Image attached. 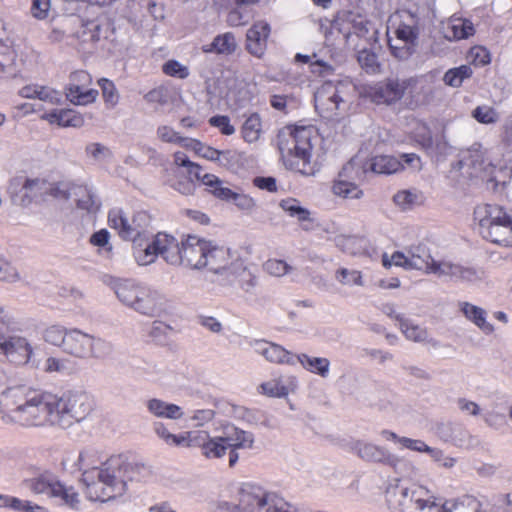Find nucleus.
<instances>
[{
  "label": "nucleus",
  "instance_id": "obj_39",
  "mask_svg": "<svg viewBox=\"0 0 512 512\" xmlns=\"http://www.w3.org/2000/svg\"><path fill=\"white\" fill-rule=\"evenodd\" d=\"M407 14L411 18V21L408 24H402L398 27L396 30L397 38L400 42L415 44L418 37L417 26L420 19L416 12L407 11Z\"/></svg>",
  "mask_w": 512,
  "mask_h": 512
},
{
  "label": "nucleus",
  "instance_id": "obj_54",
  "mask_svg": "<svg viewBox=\"0 0 512 512\" xmlns=\"http://www.w3.org/2000/svg\"><path fill=\"white\" fill-rule=\"evenodd\" d=\"M420 196L412 191L404 190L399 191L393 197V200L396 205H398L401 209L407 210L411 209L413 206L419 203Z\"/></svg>",
  "mask_w": 512,
  "mask_h": 512
},
{
  "label": "nucleus",
  "instance_id": "obj_3",
  "mask_svg": "<svg viewBox=\"0 0 512 512\" xmlns=\"http://www.w3.org/2000/svg\"><path fill=\"white\" fill-rule=\"evenodd\" d=\"M315 130L312 126L295 127L289 133L278 136V147L285 166L302 175H314L311 165L312 139Z\"/></svg>",
  "mask_w": 512,
  "mask_h": 512
},
{
  "label": "nucleus",
  "instance_id": "obj_32",
  "mask_svg": "<svg viewBox=\"0 0 512 512\" xmlns=\"http://www.w3.org/2000/svg\"><path fill=\"white\" fill-rule=\"evenodd\" d=\"M237 42L232 33L227 32L222 35L216 36L210 44L202 46L205 53H217L223 55H230L235 52Z\"/></svg>",
  "mask_w": 512,
  "mask_h": 512
},
{
  "label": "nucleus",
  "instance_id": "obj_18",
  "mask_svg": "<svg viewBox=\"0 0 512 512\" xmlns=\"http://www.w3.org/2000/svg\"><path fill=\"white\" fill-rule=\"evenodd\" d=\"M206 247H208L207 240L196 236H189L182 241L181 265L191 269H202Z\"/></svg>",
  "mask_w": 512,
  "mask_h": 512
},
{
  "label": "nucleus",
  "instance_id": "obj_33",
  "mask_svg": "<svg viewBox=\"0 0 512 512\" xmlns=\"http://www.w3.org/2000/svg\"><path fill=\"white\" fill-rule=\"evenodd\" d=\"M459 307L465 317L478 326L485 334L493 332V325L486 321V312L482 308L468 302H460Z\"/></svg>",
  "mask_w": 512,
  "mask_h": 512
},
{
  "label": "nucleus",
  "instance_id": "obj_56",
  "mask_svg": "<svg viewBox=\"0 0 512 512\" xmlns=\"http://www.w3.org/2000/svg\"><path fill=\"white\" fill-rule=\"evenodd\" d=\"M99 86L102 90V95L106 103L114 107L119 100V94L114 83L106 78L99 80Z\"/></svg>",
  "mask_w": 512,
  "mask_h": 512
},
{
  "label": "nucleus",
  "instance_id": "obj_6",
  "mask_svg": "<svg viewBox=\"0 0 512 512\" xmlns=\"http://www.w3.org/2000/svg\"><path fill=\"white\" fill-rule=\"evenodd\" d=\"M221 507L233 512H297L284 498L251 483L239 488L236 501H223Z\"/></svg>",
  "mask_w": 512,
  "mask_h": 512
},
{
  "label": "nucleus",
  "instance_id": "obj_24",
  "mask_svg": "<svg viewBox=\"0 0 512 512\" xmlns=\"http://www.w3.org/2000/svg\"><path fill=\"white\" fill-rule=\"evenodd\" d=\"M459 169L466 168V173L471 177H481L490 166L484 158V153L479 148L470 149L457 163Z\"/></svg>",
  "mask_w": 512,
  "mask_h": 512
},
{
  "label": "nucleus",
  "instance_id": "obj_47",
  "mask_svg": "<svg viewBox=\"0 0 512 512\" xmlns=\"http://www.w3.org/2000/svg\"><path fill=\"white\" fill-rule=\"evenodd\" d=\"M90 243L98 247V252L106 257H110L112 253V244L110 243V233L106 229H101L93 233L90 237Z\"/></svg>",
  "mask_w": 512,
  "mask_h": 512
},
{
  "label": "nucleus",
  "instance_id": "obj_41",
  "mask_svg": "<svg viewBox=\"0 0 512 512\" xmlns=\"http://www.w3.org/2000/svg\"><path fill=\"white\" fill-rule=\"evenodd\" d=\"M261 132V118L257 113H253L243 123V139L248 143L256 142L259 139Z\"/></svg>",
  "mask_w": 512,
  "mask_h": 512
},
{
  "label": "nucleus",
  "instance_id": "obj_29",
  "mask_svg": "<svg viewBox=\"0 0 512 512\" xmlns=\"http://www.w3.org/2000/svg\"><path fill=\"white\" fill-rule=\"evenodd\" d=\"M351 450L356 453L358 457L365 461L380 462L383 464L389 455L385 449L360 440L352 443Z\"/></svg>",
  "mask_w": 512,
  "mask_h": 512
},
{
  "label": "nucleus",
  "instance_id": "obj_60",
  "mask_svg": "<svg viewBox=\"0 0 512 512\" xmlns=\"http://www.w3.org/2000/svg\"><path fill=\"white\" fill-rule=\"evenodd\" d=\"M19 280L17 269L0 255V281L15 282Z\"/></svg>",
  "mask_w": 512,
  "mask_h": 512
},
{
  "label": "nucleus",
  "instance_id": "obj_13",
  "mask_svg": "<svg viewBox=\"0 0 512 512\" xmlns=\"http://www.w3.org/2000/svg\"><path fill=\"white\" fill-rule=\"evenodd\" d=\"M366 175V169L356 158L350 159L341 169L334 181L332 190L336 196L344 199H360L363 196L359 183Z\"/></svg>",
  "mask_w": 512,
  "mask_h": 512
},
{
  "label": "nucleus",
  "instance_id": "obj_22",
  "mask_svg": "<svg viewBox=\"0 0 512 512\" xmlns=\"http://www.w3.org/2000/svg\"><path fill=\"white\" fill-rule=\"evenodd\" d=\"M5 30L0 27V77H14L20 72L21 61L13 46L4 38Z\"/></svg>",
  "mask_w": 512,
  "mask_h": 512
},
{
  "label": "nucleus",
  "instance_id": "obj_17",
  "mask_svg": "<svg viewBox=\"0 0 512 512\" xmlns=\"http://www.w3.org/2000/svg\"><path fill=\"white\" fill-rule=\"evenodd\" d=\"M220 283L228 286L238 284L244 292L250 293L257 285V276L248 269L239 257L233 262L230 271L220 280Z\"/></svg>",
  "mask_w": 512,
  "mask_h": 512
},
{
  "label": "nucleus",
  "instance_id": "obj_61",
  "mask_svg": "<svg viewBox=\"0 0 512 512\" xmlns=\"http://www.w3.org/2000/svg\"><path fill=\"white\" fill-rule=\"evenodd\" d=\"M172 187L182 195H193L196 190V184L193 178H186L184 175H178L176 182Z\"/></svg>",
  "mask_w": 512,
  "mask_h": 512
},
{
  "label": "nucleus",
  "instance_id": "obj_8",
  "mask_svg": "<svg viewBox=\"0 0 512 512\" xmlns=\"http://www.w3.org/2000/svg\"><path fill=\"white\" fill-rule=\"evenodd\" d=\"M254 444V435L232 424L223 426L222 434L210 437L202 455L208 459H217L225 455L229 450V465L232 467L238 461L237 449H251Z\"/></svg>",
  "mask_w": 512,
  "mask_h": 512
},
{
  "label": "nucleus",
  "instance_id": "obj_62",
  "mask_svg": "<svg viewBox=\"0 0 512 512\" xmlns=\"http://www.w3.org/2000/svg\"><path fill=\"white\" fill-rule=\"evenodd\" d=\"M209 438L210 435L206 431H189L188 447H199L201 448V451H203Z\"/></svg>",
  "mask_w": 512,
  "mask_h": 512
},
{
  "label": "nucleus",
  "instance_id": "obj_1",
  "mask_svg": "<svg viewBox=\"0 0 512 512\" xmlns=\"http://www.w3.org/2000/svg\"><path fill=\"white\" fill-rule=\"evenodd\" d=\"M93 457V451L83 450L79 453L77 461L82 471L81 481L87 498L91 501L106 502L123 495L121 457H111L100 466H93Z\"/></svg>",
  "mask_w": 512,
  "mask_h": 512
},
{
  "label": "nucleus",
  "instance_id": "obj_15",
  "mask_svg": "<svg viewBox=\"0 0 512 512\" xmlns=\"http://www.w3.org/2000/svg\"><path fill=\"white\" fill-rule=\"evenodd\" d=\"M207 246L203 268H207L210 272L218 275L220 281L228 274L233 262L239 257L234 255L229 248L220 246L213 241L207 240Z\"/></svg>",
  "mask_w": 512,
  "mask_h": 512
},
{
  "label": "nucleus",
  "instance_id": "obj_28",
  "mask_svg": "<svg viewBox=\"0 0 512 512\" xmlns=\"http://www.w3.org/2000/svg\"><path fill=\"white\" fill-rule=\"evenodd\" d=\"M42 118L63 127H81L84 124L83 117L73 109L53 110Z\"/></svg>",
  "mask_w": 512,
  "mask_h": 512
},
{
  "label": "nucleus",
  "instance_id": "obj_16",
  "mask_svg": "<svg viewBox=\"0 0 512 512\" xmlns=\"http://www.w3.org/2000/svg\"><path fill=\"white\" fill-rule=\"evenodd\" d=\"M407 87V80L388 78L371 88L370 97L376 104L390 105L403 97Z\"/></svg>",
  "mask_w": 512,
  "mask_h": 512
},
{
  "label": "nucleus",
  "instance_id": "obj_23",
  "mask_svg": "<svg viewBox=\"0 0 512 512\" xmlns=\"http://www.w3.org/2000/svg\"><path fill=\"white\" fill-rule=\"evenodd\" d=\"M384 464L390 467L394 472V476H390L389 478L388 485L396 483L410 484L409 481L417 475V470L410 461L390 453Z\"/></svg>",
  "mask_w": 512,
  "mask_h": 512
},
{
  "label": "nucleus",
  "instance_id": "obj_5",
  "mask_svg": "<svg viewBox=\"0 0 512 512\" xmlns=\"http://www.w3.org/2000/svg\"><path fill=\"white\" fill-rule=\"evenodd\" d=\"M385 499L392 512H440V502L426 487L416 484L387 485Z\"/></svg>",
  "mask_w": 512,
  "mask_h": 512
},
{
  "label": "nucleus",
  "instance_id": "obj_52",
  "mask_svg": "<svg viewBox=\"0 0 512 512\" xmlns=\"http://www.w3.org/2000/svg\"><path fill=\"white\" fill-rule=\"evenodd\" d=\"M472 116L482 124H494L499 120V113L488 105L477 106Z\"/></svg>",
  "mask_w": 512,
  "mask_h": 512
},
{
  "label": "nucleus",
  "instance_id": "obj_42",
  "mask_svg": "<svg viewBox=\"0 0 512 512\" xmlns=\"http://www.w3.org/2000/svg\"><path fill=\"white\" fill-rule=\"evenodd\" d=\"M448 28L452 32V35L449 36V38L455 40L466 39L475 33L473 23L470 20L463 18L451 19Z\"/></svg>",
  "mask_w": 512,
  "mask_h": 512
},
{
  "label": "nucleus",
  "instance_id": "obj_25",
  "mask_svg": "<svg viewBox=\"0 0 512 512\" xmlns=\"http://www.w3.org/2000/svg\"><path fill=\"white\" fill-rule=\"evenodd\" d=\"M58 481L53 473L43 471L35 477L25 479L23 485L34 494H49L52 497Z\"/></svg>",
  "mask_w": 512,
  "mask_h": 512
},
{
  "label": "nucleus",
  "instance_id": "obj_51",
  "mask_svg": "<svg viewBox=\"0 0 512 512\" xmlns=\"http://www.w3.org/2000/svg\"><path fill=\"white\" fill-rule=\"evenodd\" d=\"M336 280L342 285L363 286L362 274L358 270L339 268L335 273Z\"/></svg>",
  "mask_w": 512,
  "mask_h": 512
},
{
  "label": "nucleus",
  "instance_id": "obj_12",
  "mask_svg": "<svg viewBox=\"0 0 512 512\" xmlns=\"http://www.w3.org/2000/svg\"><path fill=\"white\" fill-rule=\"evenodd\" d=\"M7 314L0 306V356H5L11 363L26 364L32 354L27 339L18 335H10Z\"/></svg>",
  "mask_w": 512,
  "mask_h": 512
},
{
  "label": "nucleus",
  "instance_id": "obj_10",
  "mask_svg": "<svg viewBox=\"0 0 512 512\" xmlns=\"http://www.w3.org/2000/svg\"><path fill=\"white\" fill-rule=\"evenodd\" d=\"M62 351L78 359L103 358L111 353L112 346L102 338L73 328L67 333Z\"/></svg>",
  "mask_w": 512,
  "mask_h": 512
},
{
  "label": "nucleus",
  "instance_id": "obj_7",
  "mask_svg": "<svg viewBox=\"0 0 512 512\" xmlns=\"http://www.w3.org/2000/svg\"><path fill=\"white\" fill-rule=\"evenodd\" d=\"M481 236L492 243L512 246V219L496 204H481L474 210Z\"/></svg>",
  "mask_w": 512,
  "mask_h": 512
},
{
  "label": "nucleus",
  "instance_id": "obj_4",
  "mask_svg": "<svg viewBox=\"0 0 512 512\" xmlns=\"http://www.w3.org/2000/svg\"><path fill=\"white\" fill-rule=\"evenodd\" d=\"M114 291L123 305L141 315L156 318L169 312V301L163 294L135 281L119 280L114 285Z\"/></svg>",
  "mask_w": 512,
  "mask_h": 512
},
{
  "label": "nucleus",
  "instance_id": "obj_43",
  "mask_svg": "<svg viewBox=\"0 0 512 512\" xmlns=\"http://www.w3.org/2000/svg\"><path fill=\"white\" fill-rule=\"evenodd\" d=\"M472 76V69L468 65H461L456 68L449 69L443 77L446 85L451 87H460L465 79Z\"/></svg>",
  "mask_w": 512,
  "mask_h": 512
},
{
  "label": "nucleus",
  "instance_id": "obj_36",
  "mask_svg": "<svg viewBox=\"0 0 512 512\" xmlns=\"http://www.w3.org/2000/svg\"><path fill=\"white\" fill-rule=\"evenodd\" d=\"M370 168L374 173L390 175L400 171L403 168V164L394 156L380 155L372 159Z\"/></svg>",
  "mask_w": 512,
  "mask_h": 512
},
{
  "label": "nucleus",
  "instance_id": "obj_19",
  "mask_svg": "<svg viewBox=\"0 0 512 512\" xmlns=\"http://www.w3.org/2000/svg\"><path fill=\"white\" fill-rule=\"evenodd\" d=\"M254 351L268 362L275 364L294 365V355L279 344L266 340H254L250 343Z\"/></svg>",
  "mask_w": 512,
  "mask_h": 512
},
{
  "label": "nucleus",
  "instance_id": "obj_2",
  "mask_svg": "<svg viewBox=\"0 0 512 512\" xmlns=\"http://www.w3.org/2000/svg\"><path fill=\"white\" fill-rule=\"evenodd\" d=\"M6 395L12 400L8 416L13 422L24 427H55L56 394L18 387L8 389Z\"/></svg>",
  "mask_w": 512,
  "mask_h": 512
},
{
  "label": "nucleus",
  "instance_id": "obj_48",
  "mask_svg": "<svg viewBox=\"0 0 512 512\" xmlns=\"http://www.w3.org/2000/svg\"><path fill=\"white\" fill-rule=\"evenodd\" d=\"M77 195L79 196L77 199L78 208L88 212H96L99 209L100 203L98 199L88 188L80 187Z\"/></svg>",
  "mask_w": 512,
  "mask_h": 512
},
{
  "label": "nucleus",
  "instance_id": "obj_53",
  "mask_svg": "<svg viewBox=\"0 0 512 512\" xmlns=\"http://www.w3.org/2000/svg\"><path fill=\"white\" fill-rule=\"evenodd\" d=\"M459 264H453L450 262H436L432 261V266L428 273L435 274L439 277L447 276L451 280H455L459 271Z\"/></svg>",
  "mask_w": 512,
  "mask_h": 512
},
{
  "label": "nucleus",
  "instance_id": "obj_31",
  "mask_svg": "<svg viewBox=\"0 0 512 512\" xmlns=\"http://www.w3.org/2000/svg\"><path fill=\"white\" fill-rule=\"evenodd\" d=\"M152 474L150 467L140 463L126 462L121 458V482L123 484V493L126 491L128 481H141Z\"/></svg>",
  "mask_w": 512,
  "mask_h": 512
},
{
  "label": "nucleus",
  "instance_id": "obj_26",
  "mask_svg": "<svg viewBox=\"0 0 512 512\" xmlns=\"http://www.w3.org/2000/svg\"><path fill=\"white\" fill-rule=\"evenodd\" d=\"M146 408L150 414L157 418L178 420L184 415L180 406L157 398L147 400Z\"/></svg>",
  "mask_w": 512,
  "mask_h": 512
},
{
  "label": "nucleus",
  "instance_id": "obj_14",
  "mask_svg": "<svg viewBox=\"0 0 512 512\" xmlns=\"http://www.w3.org/2000/svg\"><path fill=\"white\" fill-rule=\"evenodd\" d=\"M111 228L118 231L120 237L126 240H135L150 224V216L145 211H138L129 218L121 209H113L108 214Z\"/></svg>",
  "mask_w": 512,
  "mask_h": 512
},
{
  "label": "nucleus",
  "instance_id": "obj_34",
  "mask_svg": "<svg viewBox=\"0 0 512 512\" xmlns=\"http://www.w3.org/2000/svg\"><path fill=\"white\" fill-rule=\"evenodd\" d=\"M88 86L69 83L66 88L67 99L75 105H86L93 102L98 95V91L89 89Z\"/></svg>",
  "mask_w": 512,
  "mask_h": 512
},
{
  "label": "nucleus",
  "instance_id": "obj_9",
  "mask_svg": "<svg viewBox=\"0 0 512 512\" xmlns=\"http://www.w3.org/2000/svg\"><path fill=\"white\" fill-rule=\"evenodd\" d=\"M54 407L55 427L68 429L82 422L93 410V399L85 391L70 390L61 396L56 394Z\"/></svg>",
  "mask_w": 512,
  "mask_h": 512
},
{
  "label": "nucleus",
  "instance_id": "obj_45",
  "mask_svg": "<svg viewBox=\"0 0 512 512\" xmlns=\"http://www.w3.org/2000/svg\"><path fill=\"white\" fill-rule=\"evenodd\" d=\"M52 497L60 498L64 504L77 509L80 503L79 495L72 486H65L58 481Z\"/></svg>",
  "mask_w": 512,
  "mask_h": 512
},
{
  "label": "nucleus",
  "instance_id": "obj_55",
  "mask_svg": "<svg viewBox=\"0 0 512 512\" xmlns=\"http://www.w3.org/2000/svg\"><path fill=\"white\" fill-rule=\"evenodd\" d=\"M357 59L361 67L364 68L368 73L379 72L377 55L372 51L366 49L359 51Z\"/></svg>",
  "mask_w": 512,
  "mask_h": 512
},
{
  "label": "nucleus",
  "instance_id": "obj_63",
  "mask_svg": "<svg viewBox=\"0 0 512 512\" xmlns=\"http://www.w3.org/2000/svg\"><path fill=\"white\" fill-rule=\"evenodd\" d=\"M209 123L220 129L224 135H232L235 132V128L230 124V119L227 116H214L211 117Z\"/></svg>",
  "mask_w": 512,
  "mask_h": 512
},
{
  "label": "nucleus",
  "instance_id": "obj_21",
  "mask_svg": "<svg viewBox=\"0 0 512 512\" xmlns=\"http://www.w3.org/2000/svg\"><path fill=\"white\" fill-rule=\"evenodd\" d=\"M315 107L321 112H334L339 108L342 98L339 85L325 82L317 89L314 95Z\"/></svg>",
  "mask_w": 512,
  "mask_h": 512
},
{
  "label": "nucleus",
  "instance_id": "obj_49",
  "mask_svg": "<svg viewBox=\"0 0 512 512\" xmlns=\"http://www.w3.org/2000/svg\"><path fill=\"white\" fill-rule=\"evenodd\" d=\"M259 391L270 397H285L288 395L290 388L282 380L273 379L262 383L259 386Z\"/></svg>",
  "mask_w": 512,
  "mask_h": 512
},
{
  "label": "nucleus",
  "instance_id": "obj_44",
  "mask_svg": "<svg viewBox=\"0 0 512 512\" xmlns=\"http://www.w3.org/2000/svg\"><path fill=\"white\" fill-rule=\"evenodd\" d=\"M396 319L400 322V329L407 339L415 342L426 341L428 335L425 329L411 323L400 315H397Z\"/></svg>",
  "mask_w": 512,
  "mask_h": 512
},
{
  "label": "nucleus",
  "instance_id": "obj_11",
  "mask_svg": "<svg viewBox=\"0 0 512 512\" xmlns=\"http://www.w3.org/2000/svg\"><path fill=\"white\" fill-rule=\"evenodd\" d=\"M182 241L166 233H158L144 249L135 248L134 258L139 265L153 263L161 256L170 265H181Z\"/></svg>",
  "mask_w": 512,
  "mask_h": 512
},
{
  "label": "nucleus",
  "instance_id": "obj_50",
  "mask_svg": "<svg viewBox=\"0 0 512 512\" xmlns=\"http://www.w3.org/2000/svg\"><path fill=\"white\" fill-rule=\"evenodd\" d=\"M263 269L266 273L273 277H282L294 270V267L281 259H268L263 264Z\"/></svg>",
  "mask_w": 512,
  "mask_h": 512
},
{
  "label": "nucleus",
  "instance_id": "obj_64",
  "mask_svg": "<svg viewBox=\"0 0 512 512\" xmlns=\"http://www.w3.org/2000/svg\"><path fill=\"white\" fill-rule=\"evenodd\" d=\"M231 202H233L239 209L247 212L252 211L256 206V202L252 197L239 192H235Z\"/></svg>",
  "mask_w": 512,
  "mask_h": 512
},
{
  "label": "nucleus",
  "instance_id": "obj_27",
  "mask_svg": "<svg viewBox=\"0 0 512 512\" xmlns=\"http://www.w3.org/2000/svg\"><path fill=\"white\" fill-rule=\"evenodd\" d=\"M407 254L406 269L425 270L427 273L429 272L434 259L431 257L425 245L419 244L411 246Z\"/></svg>",
  "mask_w": 512,
  "mask_h": 512
},
{
  "label": "nucleus",
  "instance_id": "obj_37",
  "mask_svg": "<svg viewBox=\"0 0 512 512\" xmlns=\"http://www.w3.org/2000/svg\"><path fill=\"white\" fill-rule=\"evenodd\" d=\"M440 512H482L481 503L474 497L468 496L461 501H445L440 503Z\"/></svg>",
  "mask_w": 512,
  "mask_h": 512
},
{
  "label": "nucleus",
  "instance_id": "obj_30",
  "mask_svg": "<svg viewBox=\"0 0 512 512\" xmlns=\"http://www.w3.org/2000/svg\"><path fill=\"white\" fill-rule=\"evenodd\" d=\"M279 206L289 214L295 217L304 230L311 228L312 218L308 209L302 207L300 202L295 198H287L280 201Z\"/></svg>",
  "mask_w": 512,
  "mask_h": 512
},
{
  "label": "nucleus",
  "instance_id": "obj_40",
  "mask_svg": "<svg viewBox=\"0 0 512 512\" xmlns=\"http://www.w3.org/2000/svg\"><path fill=\"white\" fill-rule=\"evenodd\" d=\"M205 186L209 187V192L212 193L216 198L231 202L236 191H233L225 182L218 178L216 175L204 177Z\"/></svg>",
  "mask_w": 512,
  "mask_h": 512
},
{
  "label": "nucleus",
  "instance_id": "obj_57",
  "mask_svg": "<svg viewBox=\"0 0 512 512\" xmlns=\"http://www.w3.org/2000/svg\"><path fill=\"white\" fill-rule=\"evenodd\" d=\"M484 272L474 267H465L460 265L455 281H464L469 283H475L482 280Z\"/></svg>",
  "mask_w": 512,
  "mask_h": 512
},
{
  "label": "nucleus",
  "instance_id": "obj_46",
  "mask_svg": "<svg viewBox=\"0 0 512 512\" xmlns=\"http://www.w3.org/2000/svg\"><path fill=\"white\" fill-rule=\"evenodd\" d=\"M69 329L59 325H52L43 331V339L48 344L63 348Z\"/></svg>",
  "mask_w": 512,
  "mask_h": 512
},
{
  "label": "nucleus",
  "instance_id": "obj_35",
  "mask_svg": "<svg viewBox=\"0 0 512 512\" xmlns=\"http://www.w3.org/2000/svg\"><path fill=\"white\" fill-rule=\"evenodd\" d=\"M298 362L307 371L326 378L329 374L330 361L324 357H310L305 353L296 356Z\"/></svg>",
  "mask_w": 512,
  "mask_h": 512
},
{
  "label": "nucleus",
  "instance_id": "obj_20",
  "mask_svg": "<svg viewBox=\"0 0 512 512\" xmlns=\"http://www.w3.org/2000/svg\"><path fill=\"white\" fill-rule=\"evenodd\" d=\"M270 32L271 28L267 22L258 21L254 23L246 34L247 51L253 56L260 58L267 48Z\"/></svg>",
  "mask_w": 512,
  "mask_h": 512
},
{
  "label": "nucleus",
  "instance_id": "obj_59",
  "mask_svg": "<svg viewBox=\"0 0 512 512\" xmlns=\"http://www.w3.org/2000/svg\"><path fill=\"white\" fill-rule=\"evenodd\" d=\"M163 72L166 75L185 79L189 76V69L176 60H169L163 65Z\"/></svg>",
  "mask_w": 512,
  "mask_h": 512
},
{
  "label": "nucleus",
  "instance_id": "obj_38",
  "mask_svg": "<svg viewBox=\"0 0 512 512\" xmlns=\"http://www.w3.org/2000/svg\"><path fill=\"white\" fill-rule=\"evenodd\" d=\"M451 442L462 449H474L480 445V441L476 436L459 425L451 430Z\"/></svg>",
  "mask_w": 512,
  "mask_h": 512
},
{
  "label": "nucleus",
  "instance_id": "obj_58",
  "mask_svg": "<svg viewBox=\"0 0 512 512\" xmlns=\"http://www.w3.org/2000/svg\"><path fill=\"white\" fill-rule=\"evenodd\" d=\"M424 452L428 453L435 462L446 469L454 467L457 462L456 458L445 455L444 452L438 448H432L427 445Z\"/></svg>",
  "mask_w": 512,
  "mask_h": 512
}]
</instances>
